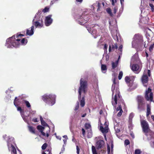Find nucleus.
<instances>
[{"label":"nucleus","mask_w":154,"mask_h":154,"mask_svg":"<svg viewBox=\"0 0 154 154\" xmlns=\"http://www.w3.org/2000/svg\"><path fill=\"white\" fill-rule=\"evenodd\" d=\"M119 104L117 107L116 110L117 111L121 110L122 109L121 104L125 105L124 100L120 95V93L119 89H116V94L114 97L112 96V103L114 106H116L117 104V102Z\"/></svg>","instance_id":"1"},{"label":"nucleus","mask_w":154,"mask_h":154,"mask_svg":"<svg viewBox=\"0 0 154 154\" xmlns=\"http://www.w3.org/2000/svg\"><path fill=\"white\" fill-rule=\"evenodd\" d=\"M20 38H17L16 39L15 35H13L7 40L6 46L8 48L11 47L12 46L17 48L20 45Z\"/></svg>","instance_id":"2"},{"label":"nucleus","mask_w":154,"mask_h":154,"mask_svg":"<svg viewBox=\"0 0 154 154\" xmlns=\"http://www.w3.org/2000/svg\"><path fill=\"white\" fill-rule=\"evenodd\" d=\"M87 82L86 80H84L83 78L81 79L80 80V87L79 89L78 99L79 100L81 99L82 91L84 94L86 93L87 92Z\"/></svg>","instance_id":"3"},{"label":"nucleus","mask_w":154,"mask_h":154,"mask_svg":"<svg viewBox=\"0 0 154 154\" xmlns=\"http://www.w3.org/2000/svg\"><path fill=\"white\" fill-rule=\"evenodd\" d=\"M56 96L53 94H45L42 97V99L46 103L52 106L55 102Z\"/></svg>","instance_id":"4"},{"label":"nucleus","mask_w":154,"mask_h":154,"mask_svg":"<svg viewBox=\"0 0 154 154\" xmlns=\"http://www.w3.org/2000/svg\"><path fill=\"white\" fill-rule=\"evenodd\" d=\"M137 102V109L140 111L144 110L146 106V102L143 97L138 95L136 97Z\"/></svg>","instance_id":"5"},{"label":"nucleus","mask_w":154,"mask_h":154,"mask_svg":"<svg viewBox=\"0 0 154 154\" xmlns=\"http://www.w3.org/2000/svg\"><path fill=\"white\" fill-rule=\"evenodd\" d=\"M88 15H85L82 14V15L79 17L78 19L80 20L78 21V23L81 25H82L86 23L88 20L89 18H88Z\"/></svg>","instance_id":"6"},{"label":"nucleus","mask_w":154,"mask_h":154,"mask_svg":"<svg viewBox=\"0 0 154 154\" xmlns=\"http://www.w3.org/2000/svg\"><path fill=\"white\" fill-rule=\"evenodd\" d=\"M145 98L147 101H153V94L150 88H149L148 90L146 91Z\"/></svg>","instance_id":"7"},{"label":"nucleus","mask_w":154,"mask_h":154,"mask_svg":"<svg viewBox=\"0 0 154 154\" xmlns=\"http://www.w3.org/2000/svg\"><path fill=\"white\" fill-rule=\"evenodd\" d=\"M37 128L41 132L42 135L44 136H46L48 137L49 136V133L50 132V128H49L48 130L46 131L45 133L43 131L45 129V128L41 125H38Z\"/></svg>","instance_id":"8"},{"label":"nucleus","mask_w":154,"mask_h":154,"mask_svg":"<svg viewBox=\"0 0 154 154\" xmlns=\"http://www.w3.org/2000/svg\"><path fill=\"white\" fill-rule=\"evenodd\" d=\"M141 124L143 131L146 133H148L149 129V125L147 122L145 120L141 122Z\"/></svg>","instance_id":"9"},{"label":"nucleus","mask_w":154,"mask_h":154,"mask_svg":"<svg viewBox=\"0 0 154 154\" xmlns=\"http://www.w3.org/2000/svg\"><path fill=\"white\" fill-rule=\"evenodd\" d=\"M20 100V99L19 98H17V97H15L14 100V103L15 106L17 107V111H20L22 117H23L24 114V110L20 107L18 106V104L17 103Z\"/></svg>","instance_id":"10"},{"label":"nucleus","mask_w":154,"mask_h":154,"mask_svg":"<svg viewBox=\"0 0 154 154\" xmlns=\"http://www.w3.org/2000/svg\"><path fill=\"white\" fill-rule=\"evenodd\" d=\"M105 142L103 140H99L96 143V147L97 149L99 150L103 148L105 146Z\"/></svg>","instance_id":"11"},{"label":"nucleus","mask_w":154,"mask_h":154,"mask_svg":"<svg viewBox=\"0 0 154 154\" xmlns=\"http://www.w3.org/2000/svg\"><path fill=\"white\" fill-rule=\"evenodd\" d=\"M51 15H50L46 17L45 20V24L46 26H48L52 23L53 20L51 18Z\"/></svg>","instance_id":"12"},{"label":"nucleus","mask_w":154,"mask_h":154,"mask_svg":"<svg viewBox=\"0 0 154 154\" xmlns=\"http://www.w3.org/2000/svg\"><path fill=\"white\" fill-rule=\"evenodd\" d=\"M131 69L135 73L138 74L140 71L141 69L140 68L139 66L137 64H133L131 67Z\"/></svg>","instance_id":"13"},{"label":"nucleus","mask_w":154,"mask_h":154,"mask_svg":"<svg viewBox=\"0 0 154 154\" xmlns=\"http://www.w3.org/2000/svg\"><path fill=\"white\" fill-rule=\"evenodd\" d=\"M105 127L104 128L102 126H100V129L102 132L104 134H106L108 132V125L107 124V123L105 122L104 123Z\"/></svg>","instance_id":"14"},{"label":"nucleus","mask_w":154,"mask_h":154,"mask_svg":"<svg viewBox=\"0 0 154 154\" xmlns=\"http://www.w3.org/2000/svg\"><path fill=\"white\" fill-rule=\"evenodd\" d=\"M141 80L143 84H146L147 83L149 80V78L146 74L144 72L141 78Z\"/></svg>","instance_id":"15"},{"label":"nucleus","mask_w":154,"mask_h":154,"mask_svg":"<svg viewBox=\"0 0 154 154\" xmlns=\"http://www.w3.org/2000/svg\"><path fill=\"white\" fill-rule=\"evenodd\" d=\"M33 23L34 25L36 27H41L43 26V21H42L40 22L39 21H36L34 22L33 21Z\"/></svg>","instance_id":"16"},{"label":"nucleus","mask_w":154,"mask_h":154,"mask_svg":"<svg viewBox=\"0 0 154 154\" xmlns=\"http://www.w3.org/2000/svg\"><path fill=\"white\" fill-rule=\"evenodd\" d=\"M34 26L33 25L31 26L30 30H29V29H27L26 32V34L29 36L32 35L34 33Z\"/></svg>","instance_id":"17"},{"label":"nucleus","mask_w":154,"mask_h":154,"mask_svg":"<svg viewBox=\"0 0 154 154\" xmlns=\"http://www.w3.org/2000/svg\"><path fill=\"white\" fill-rule=\"evenodd\" d=\"M150 32V33L146 32V37L147 38V40L148 42L149 41H151L152 40V32L151 31Z\"/></svg>","instance_id":"18"},{"label":"nucleus","mask_w":154,"mask_h":154,"mask_svg":"<svg viewBox=\"0 0 154 154\" xmlns=\"http://www.w3.org/2000/svg\"><path fill=\"white\" fill-rule=\"evenodd\" d=\"M49 11V8H48L47 7H45V8L44 9H42V10H39L38 13H37V14L40 15L42 14V11L44 13H46L48 12Z\"/></svg>","instance_id":"19"},{"label":"nucleus","mask_w":154,"mask_h":154,"mask_svg":"<svg viewBox=\"0 0 154 154\" xmlns=\"http://www.w3.org/2000/svg\"><path fill=\"white\" fill-rule=\"evenodd\" d=\"M113 84L112 85V96L113 95L114 93V90L115 88V85L116 84V79L114 78L113 80Z\"/></svg>","instance_id":"20"},{"label":"nucleus","mask_w":154,"mask_h":154,"mask_svg":"<svg viewBox=\"0 0 154 154\" xmlns=\"http://www.w3.org/2000/svg\"><path fill=\"white\" fill-rule=\"evenodd\" d=\"M80 105L82 107L84 106L85 104V97L83 96L82 97V99L80 100Z\"/></svg>","instance_id":"21"},{"label":"nucleus","mask_w":154,"mask_h":154,"mask_svg":"<svg viewBox=\"0 0 154 154\" xmlns=\"http://www.w3.org/2000/svg\"><path fill=\"white\" fill-rule=\"evenodd\" d=\"M27 42V40L26 38H23L21 41L20 40V43L22 45H26Z\"/></svg>","instance_id":"22"},{"label":"nucleus","mask_w":154,"mask_h":154,"mask_svg":"<svg viewBox=\"0 0 154 154\" xmlns=\"http://www.w3.org/2000/svg\"><path fill=\"white\" fill-rule=\"evenodd\" d=\"M150 106L147 104V112H146V116H149L151 113L150 111Z\"/></svg>","instance_id":"23"},{"label":"nucleus","mask_w":154,"mask_h":154,"mask_svg":"<svg viewBox=\"0 0 154 154\" xmlns=\"http://www.w3.org/2000/svg\"><path fill=\"white\" fill-rule=\"evenodd\" d=\"M45 152H43L42 154H52L51 152V148H48Z\"/></svg>","instance_id":"24"},{"label":"nucleus","mask_w":154,"mask_h":154,"mask_svg":"<svg viewBox=\"0 0 154 154\" xmlns=\"http://www.w3.org/2000/svg\"><path fill=\"white\" fill-rule=\"evenodd\" d=\"M118 65V62L117 61L116 62H112V68L113 69H115L117 67Z\"/></svg>","instance_id":"25"},{"label":"nucleus","mask_w":154,"mask_h":154,"mask_svg":"<svg viewBox=\"0 0 154 154\" xmlns=\"http://www.w3.org/2000/svg\"><path fill=\"white\" fill-rule=\"evenodd\" d=\"M29 129V131L33 134H35V129L32 126H29L28 127Z\"/></svg>","instance_id":"26"},{"label":"nucleus","mask_w":154,"mask_h":154,"mask_svg":"<svg viewBox=\"0 0 154 154\" xmlns=\"http://www.w3.org/2000/svg\"><path fill=\"white\" fill-rule=\"evenodd\" d=\"M106 11L107 13L110 15L111 17H112L113 15L111 10L110 8H108L106 9Z\"/></svg>","instance_id":"27"},{"label":"nucleus","mask_w":154,"mask_h":154,"mask_svg":"<svg viewBox=\"0 0 154 154\" xmlns=\"http://www.w3.org/2000/svg\"><path fill=\"white\" fill-rule=\"evenodd\" d=\"M101 69L102 71H106L107 69L106 66L105 64H102Z\"/></svg>","instance_id":"28"},{"label":"nucleus","mask_w":154,"mask_h":154,"mask_svg":"<svg viewBox=\"0 0 154 154\" xmlns=\"http://www.w3.org/2000/svg\"><path fill=\"white\" fill-rule=\"evenodd\" d=\"M11 146L12 148V153L14 154H16V150L14 146L12 144H11Z\"/></svg>","instance_id":"29"},{"label":"nucleus","mask_w":154,"mask_h":154,"mask_svg":"<svg viewBox=\"0 0 154 154\" xmlns=\"http://www.w3.org/2000/svg\"><path fill=\"white\" fill-rule=\"evenodd\" d=\"M92 150L93 154H97L96 149L94 146H92Z\"/></svg>","instance_id":"30"},{"label":"nucleus","mask_w":154,"mask_h":154,"mask_svg":"<svg viewBox=\"0 0 154 154\" xmlns=\"http://www.w3.org/2000/svg\"><path fill=\"white\" fill-rule=\"evenodd\" d=\"M112 50L114 51L115 49H117L118 47L116 44H115L114 45H111Z\"/></svg>","instance_id":"31"},{"label":"nucleus","mask_w":154,"mask_h":154,"mask_svg":"<svg viewBox=\"0 0 154 154\" xmlns=\"http://www.w3.org/2000/svg\"><path fill=\"white\" fill-rule=\"evenodd\" d=\"M23 101L27 107L29 108L31 107V105L28 101L26 100H24Z\"/></svg>","instance_id":"32"},{"label":"nucleus","mask_w":154,"mask_h":154,"mask_svg":"<svg viewBox=\"0 0 154 154\" xmlns=\"http://www.w3.org/2000/svg\"><path fill=\"white\" fill-rule=\"evenodd\" d=\"M125 80L127 83H129L131 81V79L129 77L126 76L125 78Z\"/></svg>","instance_id":"33"},{"label":"nucleus","mask_w":154,"mask_h":154,"mask_svg":"<svg viewBox=\"0 0 154 154\" xmlns=\"http://www.w3.org/2000/svg\"><path fill=\"white\" fill-rule=\"evenodd\" d=\"M48 145L47 143H44L42 146V149L43 150H45L47 147Z\"/></svg>","instance_id":"34"},{"label":"nucleus","mask_w":154,"mask_h":154,"mask_svg":"<svg viewBox=\"0 0 154 154\" xmlns=\"http://www.w3.org/2000/svg\"><path fill=\"white\" fill-rule=\"evenodd\" d=\"M123 75V72L122 71H120L119 72V76H118V79L119 80H120L122 76Z\"/></svg>","instance_id":"35"},{"label":"nucleus","mask_w":154,"mask_h":154,"mask_svg":"<svg viewBox=\"0 0 154 154\" xmlns=\"http://www.w3.org/2000/svg\"><path fill=\"white\" fill-rule=\"evenodd\" d=\"M91 127V125L89 124L86 123L85 124V127L86 129H89Z\"/></svg>","instance_id":"36"},{"label":"nucleus","mask_w":154,"mask_h":154,"mask_svg":"<svg viewBox=\"0 0 154 154\" xmlns=\"http://www.w3.org/2000/svg\"><path fill=\"white\" fill-rule=\"evenodd\" d=\"M154 47V43L151 45L149 48V51L151 52L153 50Z\"/></svg>","instance_id":"37"},{"label":"nucleus","mask_w":154,"mask_h":154,"mask_svg":"<svg viewBox=\"0 0 154 154\" xmlns=\"http://www.w3.org/2000/svg\"><path fill=\"white\" fill-rule=\"evenodd\" d=\"M76 104V105L75 106L74 109L75 111L79 109V103L78 101L77 102Z\"/></svg>","instance_id":"38"},{"label":"nucleus","mask_w":154,"mask_h":154,"mask_svg":"<svg viewBox=\"0 0 154 154\" xmlns=\"http://www.w3.org/2000/svg\"><path fill=\"white\" fill-rule=\"evenodd\" d=\"M140 150L139 149H136L135 150V154H140L141 153Z\"/></svg>","instance_id":"39"},{"label":"nucleus","mask_w":154,"mask_h":154,"mask_svg":"<svg viewBox=\"0 0 154 154\" xmlns=\"http://www.w3.org/2000/svg\"><path fill=\"white\" fill-rule=\"evenodd\" d=\"M130 143V141L128 139L125 140V145L127 146Z\"/></svg>","instance_id":"40"},{"label":"nucleus","mask_w":154,"mask_h":154,"mask_svg":"<svg viewBox=\"0 0 154 154\" xmlns=\"http://www.w3.org/2000/svg\"><path fill=\"white\" fill-rule=\"evenodd\" d=\"M149 5L151 8L152 12H153L154 11V6L152 4H149Z\"/></svg>","instance_id":"41"},{"label":"nucleus","mask_w":154,"mask_h":154,"mask_svg":"<svg viewBox=\"0 0 154 154\" xmlns=\"http://www.w3.org/2000/svg\"><path fill=\"white\" fill-rule=\"evenodd\" d=\"M123 110L122 109H121V110H120L119 112L117 114V116L118 117H120L122 115V113L123 112Z\"/></svg>","instance_id":"42"},{"label":"nucleus","mask_w":154,"mask_h":154,"mask_svg":"<svg viewBox=\"0 0 154 154\" xmlns=\"http://www.w3.org/2000/svg\"><path fill=\"white\" fill-rule=\"evenodd\" d=\"M134 114L133 113H131L130 115H129V119H131V120H132V118H133V117H134Z\"/></svg>","instance_id":"43"},{"label":"nucleus","mask_w":154,"mask_h":154,"mask_svg":"<svg viewBox=\"0 0 154 154\" xmlns=\"http://www.w3.org/2000/svg\"><path fill=\"white\" fill-rule=\"evenodd\" d=\"M42 125L44 126H48V125L44 120L41 122Z\"/></svg>","instance_id":"44"},{"label":"nucleus","mask_w":154,"mask_h":154,"mask_svg":"<svg viewBox=\"0 0 154 154\" xmlns=\"http://www.w3.org/2000/svg\"><path fill=\"white\" fill-rule=\"evenodd\" d=\"M76 150H77V152H76L77 153V154H79L80 148L78 146H76Z\"/></svg>","instance_id":"45"},{"label":"nucleus","mask_w":154,"mask_h":154,"mask_svg":"<svg viewBox=\"0 0 154 154\" xmlns=\"http://www.w3.org/2000/svg\"><path fill=\"white\" fill-rule=\"evenodd\" d=\"M107 149L108 153L109 154L110 152V148L109 145H108L107 146Z\"/></svg>","instance_id":"46"},{"label":"nucleus","mask_w":154,"mask_h":154,"mask_svg":"<svg viewBox=\"0 0 154 154\" xmlns=\"http://www.w3.org/2000/svg\"><path fill=\"white\" fill-rule=\"evenodd\" d=\"M117 10V8L116 7H115L114 8L113 11V13L115 14H116Z\"/></svg>","instance_id":"47"},{"label":"nucleus","mask_w":154,"mask_h":154,"mask_svg":"<svg viewBox=\"0 0 154 154\" xmlns=\"http://www.w3.org/2000/svg\"><path fill=\"white\" fill-rule=\"evenodd\" d=\"M82 134L84 136H85V129L82 128Z\"/></svg>","instance_id":"48"},{"label":"nucleus","mask_w":154,"mask_h":154,"mask_svg":"<svg viewBox=\"0 0 154 154\" xmlns=\"http://www.w3.org/2000/svg\"><path fill=\"white\" fill-rule=\"evenodd\" d=\"M32 121L35 123L38 122V121L37 120V118L33 119L32 120Z\"/></svg>","instance_id":"49"},{"label":"nucleus","mask_w":154,"mask_h":154,"mask_svg":"<svg viewBox=\"0 0 154 154\" xmlns=\"http://www.w3.org/2000/svg\"><path fill=\"white\" fill-rule=\"evenodd\" d=\"M147 74L149 77H150L151 75L150 70L148 69L147 70Z\"/></svg>","instance_id":"50"},{"label":"nucleus","mask_w":154,"mask_h":154,"mask_svg":"<svg viewBox=\"0 0 154 154\" xmlns=\"http://www.w3.org/2000/svg\"><path fill=\"white\" fill-rule=\"evenodd\" d=\"M21 36H24V35L23 34H17L16 35V38H19V37H20Z\"/></svg>","instance_id":"51"},{"label":"nucleus","mask_w":154,"mask_h":154,"mask_svg":"<svg viewBox=\"0 0 154 154\" xmlns=\"http://www.w3.org/2000/svg\"><path fill=\"white\" fill-rule=\"evenodd\" d=\"M107 46H108V45L106 44L104 45L103 49L105 51L107 50Z\"/></svg>","instance_id":"52"},{"label":"nucleus","mask_w":154,"mask_h":154,"mask_svg":"<svg viewBox=\"0 0 154 154\" xmlns=\"http://www.w3.org/2000/svg\"><path fill=\"white\" fill-rule=\"evenodd\" d=\"M100 3L99 2H98V3L97 4V6H98V8L97 9V11L99 10L100 8Z\"/></svg>","instance_id":"53"},{"label":"nucleus","mask_w":154,"mask_h":154,"mask_svg":"<svg viewBox=\"0 0 154 154\" xmlns=\"http://www.w3.org/2000/svg\"><path fill=\"white\" fill-rule=\"evenodd\" d=\"M106 152V150H101L100 151V154H103L105 153Z\"/></svg>","instance_id":"54"},{"label":"nucleus","mask_w":154,"mask_h":154,"mask_svg":"<svg viewBox=\"0 0 154 154\" xmlns=\"http://www.w3.org/2000/svg\"><path fill=\"white\" fill-rule=\"evenodd\" d=\"M123 46L122 45H120L119 48V50L121 51L122 52V48Z\"/></svg>","instance_id":"55"},{"label":"nucleus","mask_w":154,"mask_h":154,"mask_svg":"<svg viewBox=\"0 0 154 154\" xmlns=\"http://www.w3.org/2000/svg\"><path fill=\"white\" fill-rule=\"evenodd\" d=\"M113 38L115 40H116L117 41H118V38L117 35L115 36L114 37H113Z\"/></svg>","instance_id":"56"},{"label":"nucleus","mask_w":154,"mask_h":154,"mask_svg":"<svg viewBox=\"0 0 154 154\" xmlns=\"http://www.w3.org/2000/svg\"><path fill=\"white\" fill-rule=\"evenodd\" d=\"M56 137L57 139H59L60 140H61V138L60 137V136H57L56 135Z\"/></svg>","instance_id":"57"},{"label":"nucleus","mask_w":154,"mask_h":154,"mask_svg":"<svg viewBox=\"0 0 154 154\" xmlns=\"http://www.w3.org/2000/svg\"><path fill=\"white\" fill-rule=\"evenodd\" d=\"M110 1H112V5H115V2L114 1V0H110Z\"/></svg>","instance_id":"58"},{"label":"nucleus","mask_w":154,"mask_h":154,"mask_svg":"<svg viewBox=\"0 0 154 154\" xmlns=\"http://www.w3.org/2000/svg\"><path fill=\"white\" fill-rule=\"evenodd\" d=\"M116 132L117 133H119V132H120V129H118V128H117L116 130Z\"/></svg>","instance_id":"59"},{"label":"nucleus","mask_w":154,"mask_h":154,"mask_svg":"<svg viewBox=\"0 0 154 154\" xmlns=\"http://www.w3.org/2000/svg\"><path fill=\"white\" fill-rule=\"evenodd\" d=\"M151 117L152 120L154 122V116L152 115L151 116Z\"/></svg>","instance_id":"60"},{"label":"nucleus","mask_w":154,"mask_h":154,"mask_svg":"<svg viewBox=\"0 0 154 154\" xmlns=\"http://www.w3.org/2000/svg\"><path fill=\"white\" fill-rule=\"evenodd\" d=\"M40 120L41 122H42V121H44L43 119L42 118L41 116L40 117Z\"/></svg>","instance_id":"61"},{"label":"nucleus","mask_w":154,"mask_h":154,"mask_svg":"<svg viewBox=\"0 0 154 154\" xmlns=\"http://www.w3.org/2000/svg\"><path fill=\"white\" fill-rule=\"evenodd\" d=\"M111 50H112V48L110 46H109V52H110L111 51Z\"/></svg>","instance_id":"62"},{"label":"nucleus","mask_w":154,"mask_h":154,"mask_svg":"<svg viewBox=\"0 0 154 154\" xmlns=\"http://www.w3.org/2000/svg\"><path fill=\"white\" fill-rule=\"evenodd\" d=\"M86 113L83 114L82 115V117H84L86 116Z\"/></svg>","instance_id":"63"},{"label":"nucleus","mask_w":154,"mask_h":154,"mask_svg":"<svg viewBox=\"0 0 154 154\" xmlns=\"http://www.w3.org/2000/svg\"><path fill=\"white\" fill-rule=\"evenodd\" d=\"M146 57L147 58V57H148V56H149V55H148V54L146 52Z\"/></svg>","instance_id":"64"}]
</instances>
